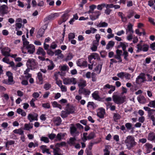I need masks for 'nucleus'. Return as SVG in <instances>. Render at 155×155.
I'll return each instance as SVG.
<instances>
[{
  "label": "nucleus",
  "instance_id": "obj_1",
  "mask_svg": "<svg viewBox=\"0 0 155 155\" xmlns=\"http://www.w3.org/2000/svg\"><path fill=\"white\" fill-rule=\"evenodd\" d=\"M124 143L127 148L130 149L136 145L137 143L135 141L134 138L132 136H128L125 140Z\"/></svg>",
  "mask_w": 155,
  "mask_h": 155
},
{
  "label": "nucleus",
  "instance_id": "obj_2",
  "mask_svg": "<svg viewBox=\"0 0 155 155\" xmlns=\"http://www.w3.org/2000/svg\"><path fill=\"white\" fill-rule=\"evenodd\" d=\"M113 101L115 103L120 104L126 101V97L121 94L120 95H114L112 96Z\"/></svg>",
  "mask_w": 155,
  "mask_h": 155
},
{
  "label": "nucleus",
  "instance_id": "obj_3",
  "mask_svg": "<svg viewBox=\"0 0 155 155\" xmlns=\"http://www.w3.org/2000/svg\"><path fill=\"white\" fill-rule=\"evenodd\" d=\"M26 65L28 68H30L31 70H34L37 68V63L34 59L30 58L27 61Z\"/></svg>",
  "mask_w": 155,
  "mask_h": 155
},
{
  "label": "nucleus",
  "instance_id": "obj_4",
  "mask_svg": "<svg viewBox=\"0 0 155 155\" xmlns=\"http://www.w3.org/2000/svg\"><path fill=\"white\" fill-rule=\"evenodd\" d=\"M149 48V45L147 44H143L141 43H139L137 45V52L140 51L147 52L148 51Z\"/></svg>",
  "mask_w": 155,
  "mask_h": 155
},
{
  "label": "nucleus",
  "instance_id": "obj_5",
  "mask_svg": "<svg viewBox=\"0 0 155 155\" xmlns=\"http://www.w3.org/2000/svg\"><path fill=\"white\" fill-rule=\"evenodd\" d=\"M70 132L72 136L76 137L80 134V131L74 124H72L70 127Z\"/></svg>",
  "mask_w": 155,
  "mask_h": 155
},
{
  "label": "nucleus",
  "instance_id": "obj_6",
  "mask_svg": "<svg viewBox=\"0 0 155 155\" xmlns=\"http://www.w3.org/2000/svg\"><path fill=\"white\" fill-rule=\"evenodd\" d=\"M107 89H110L108 91V93L110 94L115 90V87L107 84L104 85L103 88L101 89V90L102 91H105Z\"/></svg>",
  "mask_w": 155,
  "mask_h": 155
},
{
  "label": "nucleus",
  "instance_id": "obj_7",
  "mask_svg": "<svg viewBox=\"0 0 155 155\" xmlns=\"http://www.w3.org/2000/svg\"><path fill=\"white\" fill-rule=\"evenodd\" d=\"M6 75L8 77V80H5L3 82L7 84H12L13 81L12 73L8 71L6 72Z\"/></svg>",
  "mask_w": 155,
  "mask_h": 155
},
{
  "label": "nucleus",
  "instance_id": "obj_8",
  "mask_svg": "<svg viewBox=\"0 0 155 155\" xmlns=\"http://www.w3.org/2000/svg\"><path fill=\"white\" fill-rule=\"evenodd\" d=\"M145 74L143 73H141L137 77L136 79V82L138 84H140L145 81Z\"/></svg>",
  "mask_w": 155,
  "mask_h": 155
},
{
  "label": "nucleus",
  "instance_id": "obj_9",
  "mask_svg": "<svg viewBox=\"0 0 155 155\" xmlns=\"http://www.w3.org/2000/svg\"><path fill=\"white\" fill-rule=\"evenodd\" d=\"M77 83L79 89L84 88L87 85L86 81L82 79H80L77 81Z\"/></svg>",
  "mask_w": 155,
  "mask_h": 155
},
{
  "label": "nucleus",
  "instance_id": "obj_10",
  "mask_svg": "<svg viewBox=\"0 0 155 155\" xmlns=\"http://www.w3.org/2000/svg\"><path fill=\"white\" fill-rule=\"evenodd\" d=\"M22 40L23 41V47L21 48V49L23 53L26 54V52L25 51V48L26 46H28V45H29V43L27 41L26 39L25 38V35H23L22 36Z\"/></svg>",
  "mask_w": 155,
  "mask_h": 155
},
{
  "label": "nucleus",
  "instance_id": "obj_11",
  "mask_svg": "<svg viewBox=\"0 0 155 155\" xmlns=\"http://www.w3.org/2000/svg\"><path fill=\"white\" fill-rule=\"evenodd\" d=\"M105 113V110L103 108H100L97 110V115L100 118H103L104 117Z\"/></svg>",
  "mask_w": 155,
  "mask_h": 155
},
{
  "label": "nucleus",
  "instance_id": "obj_12",
  "mask_svg": "<svg viewBox=\"0 0 155 155\" xmlns=\"http://www.w3.org/2000/svg\"><path fill=\"white\" fill-rule=\"evenodd\" d=\"M38 115L35 113L34 114H30L28 116V119L30 122H31L34 120L37 121Z\"/></svg>",
  "mask_w": 155,
  "mask_h": 155
},
{
  "label": "nucleus",
  "instance_id": "obj_13",
  "mask_svg": "<svg viewBox=\"0 0 155 155\" xmlns=\"http://www.w3.org/2000/svg\"><path fill=\"white\" fill-rule=\"evenodd\" d=\"M152 145L149 143H146L144 146L143 149L145 151L146 153H149L151 150L152 148Z\"/></svg>",
  "mask_w": 155,
  "mask_h": 155
},
{
  "label": "nucleus",
  "instance_id": "obj_14",
  "mask_svg": "<svg viewBox=\"0 0 155 155\" xmlns=\"http://www.w3.org/2000/svg\"><path fill=\"white\" fill-rule=\"evenodd\" d=\"M78 93L79 94H83L86 96L89 95L91 93V91L88 89L84 88L79 89Z\"/></svg>",
  "mask_w": 155,
  "mask_h": 155
},
{
  "label": "nucleus",
  "instance_id": "obj_15",
  "mask_svg": "<svg viewBox=\"0 0 155 155\" xmlns=\"http://www.w3.org/2000/svg\"><path fill=\"white\" fill-rule=\"evenodd\" d=\"M133 25L130 23H128L126 28H125L126 34L128 33H133L134 32L133 29Z\"/></svg>",
  "mask_w": 155,
  "mask_h": 155
},
{
  "label": "nucleus",
  "instance_id": "obj_16",
  "mask_svg": "<svg viewBox=\"0 0 155 155\" xmlns=\"http://www.w3.org/2000/svg\"><path fill=\"white\" fill-rule=\"evenodd\" d=\"M25 49H26L28 52L30 54H33L35 51V47L34 45L32 44H30L29 45L26 46L25 48Z\"/></svg>",
  "mask_w": 155,
  "mask_h": 155
},
{
  "label": "nucleus",
  "instance_id": "obj_17",
  "mask_svg": "<svg viewBox=\"0 0 155 155\" xmlns=\"http://www.w3.org/2000/svg\"><path fill=\"white\" fill-rule=\"evenodd\" d=\"M101 13L99 11H95L92 15H90V18L92 20H95L99 18Z\"/></svg>",
  "mask_w": 155,
  "mask_h": 155
},
{
  "label": "nucleus",
  "instance_id": "obj_18",
  "mask_svg": "<svg viewBox=\"0 0 155 155\" xmlns=\"http://www.w3.org/2000/svg\"><path fill=\"white\" fill-rule=\"evenodd\" d=\"M8 7L6 5H2L0 7V12L2 14L4 15L7 13Z\"/></svg>",
  "mask_w": 155,
  "mask_h": 155
},
{
  "label": "nucleus",
  "instance_id": "obj_19",
  "mask_svg": "<svg viewBox=\"0 0 155 155\" xmlns=\"http://www.w3.org/2000/svg\"><path fill=\"white\" fill-rule=\"evenodd\" d=\"M88 59L89 62L91 63V61L92 59L99 60V56L97 53H93L91 55L89 56Z\"/></svg>",
  "mask_w": 155,
  "mask_h": 155
},
{
  "label": "nucleus",
  "instance_id": "obj_20",
  "mask_svg": "<svg viewBox=\"0 0 155 155\" xmlns=\"http://www.w3.org/2000/svg\"><path fill=\"white\" fill-rule=\"evenodd\" d=\"M77 65L80 67L84 66L87 65L86 62L84 59H79L77 61Z\"/></svg>",
  "mask_w": 155,
  "mask_h": 155
},
{
  "label": "nucleus",
  "instance_id": "obj_21",
  "mask_svg": "<svg viewBox=\"0 0 155 155\" xmlns=\"http://www.w3.org/2000/svg\"><path fill=\"white\" fill-rule=\"evenodd\" d=\"M11 50L8 47H5L2 51V53L3 55L5 56H10V52Z\"/></svg>",
  "mask_w": 155,
  "mask_h": 155
},
{
  "label": "nucleus",
  "instance_id": "obj_22",
  "mask_svg": "<svg viewBox=\"0 0 155 155\" xmlns=\"http://www.w3.org/2000/svg\"><path fill=\"white\" fill-rule=\"evenodd\" d=\"M68 18V15L67 13L64 14L61 16V19L58 22V23L60 25L62 22H64L67 21Z\"/></svg>",
  "mask_w": 155,
  "mask_h": 155
},
{
  "label": "nucleus",
  "instance_id": "obj_23",
  "mask_svg": "<svg viewBox=\"0 0 155 155\" xmlns=\"http://www.w3.org/2000/svg\"><path fill=\"white\" fill-rule=\"evenodd\" d=\"M75 137H71L68 141V143L70 146H74L76 144L77 140Z\"/></svg>",
  "mask_w": 155,
  "mask_h": 155
},
{
  "label": "nucleus",
  "instance_id": "obj_24",
  "mask_svg": "<svg viewBox=\"0 0 155 155\" xmlns=\"http://www.w3.org/2000/svg\"><path fill=\"white\" fill-rule=\"evenodd\" d=\"M66 134L65 133H60L58 134L56 137L55 140L57 141H59L64 139Z\"/></svg>",
  "mask_w": 155,
  "mask_h": 155
},
{
  "label": "nucleus",
  "instance_id": "obj_25",
  "mask_svg": "<svg viewBox=\"0 0 155 155\" xmlns=\"http://www.w3.org/2000/svg\"><path fill=\"white\" fill-rule=\"evenodd\" d=\"M137 100L141 104H144L147 102V100L145 97L142 95L138 96L137 97Z\"/></svg>",
  "mask_w": 155,
  "mask_h": 155
},
{
  "label": "nucleus",
  "instance_id": "obj_26",
  "mask_svg": "<svg viewBox=\"0 0 155 155\" xmlns=\"http://www.w3.org/2000/svg\"><path fill=\"white\" fill-rule=\"evenodd\" d=\"M66 110L68 114H72L73 113L75 110L74 107L72 106H69L67 105L66 109Z\"/></svg>",
  "mask_w": 155,
  "mask_h": 155
},
{
  "label": "nucleus",
  "instance_id": "obj_27",
  "mask_svg": "<svg viewBox=\"0 0 155 155\" xmlns=\"http://www.w3.org/2000/svg\"><path fill=\"white\" fill-rule=\"evenodd\" d=\"M87 107L89 109L93 110L97 107V106L93 102H89L87 103Z\"/></svg>",
  "mask_w": 155,
  "mask_h": 155
},
{
  "label": "nucleus",
  "instance_id": "obj_28",
  "mask_svg": "<svg viewBox=\"0 0 155 155\" xmlns=\"http://www.w3.org/2000/svg\"><path fill=\"white\" fill-rule=\"evenodd\" d=\"M99 92L98 91H95L92 94V96L94 99L96 100H99L100 97L99 95Z\"/></svg>",
  "mask_w": 155,
  "mask_h": 155
},
{
  "label": "nucleus",
  "instance_id": "obj_29",
  "mask_svg": "<svg viewBox=\"0 0 155 155\" xmlns=\"http://www.w3.org/2000/svg\"><path fill=\"white\" fill-rule=\"evenodd\" d=\"M33 127L32 124H25L24 125L23 129L25 130H29L30 129H32Z\"/></svg>",
  "mask_w": 155,
  "mask_h": 155
},
{
  "label": "nucleus",
  "instance_id": "obj_30",
  "mask_svg": "<svg viewBox=\"0 0 155 155\" xmlns=\"http://www.w3.org/2000/svg\"><path fill=\"white\" fill-rule=\"evenodd\" d=\"M148 140L150 141L155 142V134L153 133H149L148 137Z\"/></svg>",
  "mask_w": 155,
  "mask_h": 155
},
{
  "label": "nucleus",
  "instance_id": "obj_31",
  "mask_svg": "<svg viewBox=\"0 0 155 155\" xmlns=\"http://www.w3.org/2000/svg\"><path fill=\"white\" fill-rule=\"evenodd\" d=\"M51 103L53 107L58 108L60 110H61L62 109V106L60 104L58 103L56 101H54L53 102H51Z\"/></svg>",
  "mask_w": 155,
  "mask_h": 155
},
{
  "label": "nucleus",
  "instance_id": "obj_32",
  "mask_svg": "<svg viewBox=\"0 0 155 155\" xmlns=\"http://www.w3.org/2000/svg\"><path fill=\"white\" fill-rule=\"evenodd\" d=\"M37 54L38 55L44 56L45 55L46 53L42 48L39 47L37 51Z\"/></svg>",
  "mask_w": 155,
  "mask_h": 155
},
{
  "label": "nucleus",
  "instance_id": "obj_33",
  "mask_svg": "<svg viewBox=\"0 0 155 155\" xmlns=\"http://www.w3.org/2000/svg\"><path fill=\"white\" fill-rule=\"evenodd\" d=\"M59 15L58 13H54L49 15L47 18L48 20H53Z\"/></svg>",
  "mask_w": 155,
  "mask_h": 155
},
{
  "label": "nucleus",
  "instance_id": "obj_34",
  "mask_svg": "<svg viewBox=\"0 0 155 155\" xmlns=\"http://www.w3.org/2000/svg\"><path fill=\"white\" fill-rule=\"evenodd\" d=\"M40 148L42 150L43 153H46L48 154H50L49 149L47 148V146L45 145H42L40 147Z\"/></svg>",
  "mask_w": 155,
  "mask_h": 155
},
{
  "label": "nucleus",
  "instance_id": "obj_35",
  "mask_svg": "<svg viewBox=\"0 0 155 155\" xmlns=\"http://www.w3.org/2000/svg\"><path fill=\"white\" fill-rule=\"evenodd\" d=\"M96 25L97 27L99 28L106 27L108 26V24L107 23L105 22L101 21L100 22Z\"/></svg>",
  "mask_w": 155,
  "mask_h": 155
},
{
  "label": "nucleus",
  "instance_id": "obj_36",
  "mask_svg": "<svg viewBox=\"0 0 155 155\" xmlns=\"http://www.w3.org/2000/svg\"><path fill=\"white\" fill-rule=\"evenodd\" d=\"M45 30L42 28L40 29L38 31L36 37L38 38H39L42 37L44 33Z\"/></svg>",
  "mask_w": 155,
  "mask_h": 155
},
{
  "label": "nucleus",
  "instance_id": "obj_37",
  "mask_svg": "<svg viewBox=\"0 0 155 155\" xmlns=\"http://www.w3.org/2000/svg\"><path fill=\"white\" fill-rule=\"evenodd\" d=\"M99 43L93 41V45L92 47L91 48V49L93 51H95L97 50V47Z\"/></svg>",
  "mask_w": 155,
  "mask_h": 155
},
{
  "label": "nucleus",
  "instance_id": "obj_38",
  "mask_svg": "<svg viewBox=\"0 0 155 155\" xmlns=\"http://www.w3.org/2000/svg\"><path fill=\"white\" fill-rule=\"evenodd\" d=\"M54 120L55 124L57 126L59 125L61 123V120L60 117L54 118Z\"/></svg>",
  "mask_w": 155,
  "mask_h": 155
},
{
  "label": "nucleus",
  "instance_id": "obj_39",
  "mask_svg": "<svg viewBox=\"0 0 155 155\" xmlns=\"http://www.w3.org/2000/svg\"><path fill=\"white\" fill-rule=\"evenodd\" d=\"M16 112L18 114H21L23 117L25 116L26 115V112L20 108H18Z\"/></svg>",
  "mask_w": 155,
  "mask_h": 155
},
{
  "label": "nucleus",
  "instance_id": "obj_40",
  "mask_svg": "<svg viewBox=\"0 0 155 155\" xmlns=\"http://www.w3.org/2000/svg\"><path fill=\"white\" fill-rule=\"evenodd\" d=\"M102 64L100 63L96 67L95 69V71L97 74H99L101 71Z\"/></svg>",
  "mask_w": 155,
  "mask_h": 155
},
{
  "label": "nucleus",
  "instance_id": "obj_41",
  "mask_svg": "<svg viewBox=\"0 0 155 155\" xmlns=\"http://www.w3.org/2000/svg\"><path fill=\"white\" fill-rule=\"evenodd\" d=\"M115 43L113 41H110L109 42L106 46V49H109L112 48L114 45Z\"/></svg>",
  "mask_w": 155,
  "mask_h": 155
},
{
  "label": "nucleus",
  "instance_id": "obj_42",
  "mask_svg": "<svg viewBox=\"0 0 155 155\" xmlns=\"http://www.w3.org/2000/svg\"><path fill=\"white\" fill-rule=\"evenodd\" d=\"M48 69L49 70H52L55 67V65L52 61H49V63H48Z\"/></svg>",
  "mask_w": 155,
  "mask_h": 155
},
{
  "label": "nucleus",
  "instance_id": "obj_43",
  "mask_svg": "<svg viewBox=\"0 0 155 155\" xmlns=\"http://www.w3.org/2000/svg\"><path fill=\"white\" fill-rule=\"evenodd\" d=\"M37 77L38 79L39 80V84H42L43 83V78L42 74L41 72L38 73Z\"/></svg>",
  "mask_w": 155,
  "mask_h": 155
},
{
  "label": "nucleus",
  "instance_id": "obj_44",
  "mask_svg": "<svg viewBox=\"0 0 155 155\" xmlns=\"http://www.w3.org/2000/svg\"><path fill=\"white\" fill-rule=\"evenodd\" d=\"M120 46L122 47L123 51H126V48L128 46L127 43L124 42H120Z\"/></svg>",
  "mask_w": 155,
  "mask_h": 155
},
{
  "label": "nucleus",
  "instance_id": "obj_45",
  "mask_svg": "<svg viewBox=\"0 0 155 155\" xmlns=\"http://www.w3.org/2000/svg\"><path fill=\"white\" fill-rule=\"evenodd\" d=\"M13 132L15 134H18L20 135L24 134V131L21 129H15L13 130Z\"/></svg>",
  "mask_w": 155,
  "mask_h": 155
},
{
  "label": "nucleus",
  "instance_id": "obj_46",
  "mask_svg": "<svg viewBox=\"0 0 155 155\" xmlns=\"http://www.w3.org/2000/svg\"><path fill=\"white\" fill-rule=\"evenodd\" d=\"M40 140L45 143H48L49 142V140L47 137L42 136L40 138Z\"/></svg>",
  "mask_w": 155,
  "mask_h": 155
},
{
  "label": "nucleus",
  "instance_id": "obj_47",
  "mask_svg": "<svg viewBox=\"0 0 155 155\" xmlns=\"http://www.w3.org/2000/svg\"><path fill=\"white\" fill-rule=\"evenodd\" d=\"M38 146V144L37 142H36L35 143L32 142H30L28 144V147L30 148H31L32 147L34 148L37 147Z\"/></svg>",
  "mask_w": 155,
  "mask_h": 155
},
{
  "label": "nucleus",
  "instance_id": "obj_48",
  "mask_svg": "<svg viewBox=\"0 0 155 155\" xmlns=\"http://www.w3.org/2000/svg\"><path fill=\"white\" fill-rule=\"evenodd\" d=\"M77 79L74 78H70V84H75L77 83Z\"/></svg>",
  "mask_w": 155,
  "mask_h": 155
},
{
  "label": "nucleus",
  "instance_id": "obj_49",
  "mask_svg": "<svg viewBox=\"0 0 155 155\" xmlns=\"http://www.w3.org/2000/svg\"><path fill=\"white\" fill-rule=\"evenodd\" d=\"M148 106L150 107L155 108V100L150 101Z\"/></svg>",
  "mask_w": 155,
  "mask_h": 155
},
{
  "label": "nucleus",
  "instance_id": "obj_50",
  "mask_svg": "<svg viewBox=\"0 0 155 155\" xmlns=\"http://www.w3.org/2000/svg\"><path fill=\"white\" fill-rule=\"evenodd\" d=\"M75 37V34L74 33H70L68 34V38L69 41L74 39Z\"/></svg>",
  "mask_w": 155,
  "mask_h": 155
},
{
  "label": "nucleus",
  "instance_id": "obj_51",
  "mask_svg": "<svg viewBox=\"0 0 155 155\" xmlns=\"http://www.w3.org/2000/svg\"><path fill=\"white\" fill-rule=\"evenodd\" d=\"M63 84L65 85L70 84V78H66L63 79Z\"/></svg>",
  "mask_w": 155,
  "mask_h": 155
},
{
  "label": "nucleus",
  "instance_id": "obj_52",
  "mask_svg": "<svg viewBox=\"0 0 155 155\" xmlns=\"http://www.w3.org/2000/svg\"><path fill=\"white\" fill-rule=\"evenodd\" d=\"M120 116L119 114L114 113V114L113 118L114 120L116 121L117 120L120 119Z\"/></svg>",
  "mask_w": 155,
  "mask_h": 155
},
{
  "label": "nucleus",
  "instance_id": "obj_53",
  "mask_svg": "<svg viewBox=\"0 0 155 155\" xmlns=\"http://www.w3.org/2000/svg\"><path fill=\"white\" fill-rule=\"evenodd\" d=\"M68 114L66 110H63L61 113V116L62 118H65L66 117Z\"/></svg>",
  "mask_w": 155,
  "mask_h": 155
},
{
  "label": "nucleus",
  "instance_id": "obj_54",
  "mask_svg": "<svg viewBox=\"0 0 155 155\" xmlns=\"http://www.w3.org/2000/svg\"><path fill=\"white\" fill-rule=\"evenodd\" d=\"M124 72H120L117 74V76L118 77L121 79H123L124 76Z\"/></svg>",
  "mask_w": 155,
  "mask_h": 155
},
{
  "label": "nucleus",
  "instance_id": "obj_55",
  "mask_svg": "<svg viewBox=\"0 0 155 155\" xmlns=\"http://www.w3.org/2000/svg\"><path fill=\"white\" fill-rule=\"evenodd\" d=\"M106 6V4L103 3L100 5H97V9L99 10H101L103 8Z\"/></svg>",
  "mask_w": 155,
  "mask_h": 155
},
{
  "label": "nucleus",
  "instance_id": "obj_56",
  "mask_svg": "<svg viewBox=\"0 0 155 155\" xmlns=\"http://www.w3.org/2000/svg\"><path fill=\"white\" fill-rule=\"evenodd\" d=\"M96 40L94 41H93L99 43L100 39L101 38L100 35L99 34H96L95 35Z\"/></svg>",
  "mask_w": 155,
  "mask_h": 155
},
{
  "label": "nucleus",
  "instance_id": "obj_57",
  "mask_svg": "<svg viewBox=\"0 0 155 155\" xmlns=\"http://www.w3.org/2000/svg\"><path fill=\"white\" fill-rule=\"evenodd\" d=\"M125 126L127 129L130 130L132 127V124L130 123H127L125 124Z\"/></svg>",
  "mask_w": 155,
  "mask_h": 155
},
{
  "label": "nucleus",
  "instance_id": "obj_58",
  "mask_svg": "<svg viewBox=\"0 0 155 155\" xmlns=\"http://www.w3.org/2000/svg\"><path fill=\"white\" fill-rule=\"evenodd\" d=\"M94 134L93 132L91 133L87 136V139L90 140L93 138L94 137Z\"/></svg>",
  "mask_w": 155,
  "mask_h": 155
},
{
  "label": "nucleus",
  "instance_id": "obj_59",
  "mask_svg": "<svg viewBox=\"0 0 155 155\" xmlns=\"http://www.w3.org/2000/svg\"><path fill=\"white\" fill-rule=\"evenodd\" d=\"M96 74L94 72H92L91 73V76L92 78V81H95L96 80Z\"/></svg>",
  "mask_w": 155,
  "mask_h": 155
},
{
  "label": "nucleus",
  "instance_id": "obj_60",
  "mask_svg": "<svg viewBox=\"0 0 155 155\" xmlns=\"http://www.w3.org/2000/svg\"><path fill=\"white\" fill-rule=\"evenodd\" d=\"M51 87V85L49 83L45 84L44 86V88L46 90H49Z\"/></svg>",
  "mask_w": 155,
  "mask_h": 155
},
{
  "label": "nucleus",
  "instance_id": "obj_61",
  "mask_svg": "<svg viewBox=\"0 0 155 155\" xmlns=\"http://www.w3.org/2000/svg\"><path fill=\"white\" fill-rule=\"evenodd\" d=\"M87 133H83V137L82 138V139L83 141L85 142L87 140Z\"/></svg>",
  "mask_w": 155,
  "mask_h": 155
},
{
  "label": "nucleus",
  "instance_id": "obj_62",
  "mask_svg": "<svg viewBox=\"0 0 155 155\" xmlns=\"http://www.w3.org/2000/svg\"><path fill=\"white\" fill-rule=\"evenodd\" d=\"M42 106L44 108L48 109L50 107V104L48 103L42 104Z\"/></svg>",
  "mask_w": 155,
  "mask_h": 155
},
{
  "label": "nucleus",
  "instance_id": "obj_63",
  "mask_svg": "<svg viewBox=\"0 0 155 155\" xmlns=\"http://www.w3.org/2000/svg\"><path fill=\"white\" fill-rule=\"evenodd\" d=\"M18 6L21 8H23L24 6V5L23 2H21L20 1L18 0L17 1Z\"/></svg>",
  "mask_w": 155,
  "mask_h": 155
},
{
  "label": "nucleus",
  "instance_id": "obj_64",
  "mask_svg": "<svg viewBox=\"0 0 155 155\" xmlns=\"http://www.w3.org/2000/svg\"><path fill=\"white\" fill-rule=\"evenodd\" d=\"M61 69L62 71H66L68 70V67L67 65H64L61 67Z\"/></svg>",
  "mask_w": 155,
  "mask_h": 155
}]
</instances>
